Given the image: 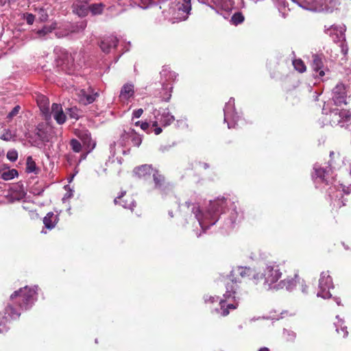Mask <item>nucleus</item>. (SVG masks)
<instances>
[{
	"instance_id": "61",
	"label": "nucleus",
	"mask_w": 351,
	"mask_h": 351,
	"mask_svg": "<svg viewBox=\"0 0 351 351\" xmlns=\"http://www.w3.org/2000/svg\"><path fill=\"white\" fill-rule=\"evenodd\" d=\"M162 87H163V89H167V85H165V82H162Z\"/></svg>"
},
{
	"instance_id": "44",
	"label": "nucleus",
	"mask_w": 351,
	"mask_h": 351,
	"mask_svg": "<svg viewBox=\"0 0 351 351\" xmlns=\"http://www.w3.org/2000/svg\"><path fill=\"white\" fill-rule=\"evenodd\" d=\"M54 29L55 27L52 26H45L43 29H39L37 34L40 37H43L49 33H51Z\"/></svg>"
},
{
	"instance_id": "43",
	"label": "nucleus",
	"mask_w": 351,
	"mask_h": 351,
	"mask_svg": "<svg viewBox=\"0 0 351 351\" xmlns=\"http://www.w3.org/2000/svg\"><path fill=\"white\" fill-rule=\"evenodd\" d=\"M71 149L75 152H80L82 150V145L77 139H72L70 142Z\"/></svg>"
},
{
	"instance_id": "12",
	"label": "nucleus",
	"mask_w": 351,
	"mask_h": 351,
	"mask_svg": "<svg viewBox=\"0 0 351 351\" xmlns=\"http://www.w3.org/2000/svg\"><path fill=\"white\" fill-rule=\"evenodd\" d=\"M87 23L86 21H81L79 23H77L73 25H71L68 29H66L64 30V32L62 31H57L56 32V35L58 38H62L64 36H68L72 34H77L83 32L85 28L86 27Z\"/></svg>"
},
{
	"instance_id": "28",
	"label": "nucleus",
	"mask_w": 351,
	"mask_h": 351,
	"mask_svg": "<svg viewBox=\"0 0 351 351\" xmlns=\"http://www.w3.org/2000/svg\"><path fill=\"white\" fill-rule=\"evenodd\" d=\"M242 217V215H239V213L236 210V208L234 207L232 209L230 218L226 222V228L227 230H230L234 228V223H236L237 219L239 217L241 218Z\"/></svg>"
},
{
	"instance_id": "15",
	"label": "nucleus",
	"mask_w": 351,
	"mask_h": 351,
	"mask_svg": "<svg viewBox=\"0 0 351 351\" xmlns=\"http://www.w3.org/2000/svg\"><path fill=\"white\" fill-rule=\"evenodd\" d=\"M58 66L61 67L62 70L69 73L73 66V58L72 56L67 52H64L62 56L57 60Z\"/></svg>"
},
{
	"instance_id": "33",
	"label": "nucleus",
	"mask_w": 351,
	"mask_h": 351,
	"mask_svg": "<svg viewBox=\"0 0 351 351\" xmlns=\"http://www.w3.org/2000/svg\"><path fill=\"white\" fill-rule=\"evenodd\" d=\"M175 120L174 117L169 112H164L161 114V117L160 119V122L164 126H167L170 125Z\"/></svg>"
},
{
	"instance_id": "56",
	"label": "nucleus",
	"mask_w": 351,
	"mask_h": 351,
	"mask_svg": "<svg viewBox=\"0 0 351 351\" xmlns=\"http://www.w3.org/2000/svg\"><path fill=\"white\" fill-rule=\"evenodd\" d=\"M115 146H116L115 142H113L112 143H111L110 145V152H111L112 156H114L115 155Z\"/></svg>"
},
{
	"instance_id": "35",
	"label": "nucleus",
	"mask_w": 351,
	"mask_h": 351,
	"mask_svg": "<svg viewBox=\"0 0 351 351\" xmlns=\"http://www.w3.org/2000/svg\"><path fill=\"white\" fill-rule=\"evenodd\" d=\"M45 130L46 132L39 129L37 134L43 141L49 142L51 139L52 136L51 134H47V133L51 132L52 131V128L46 127Z\"/></svg>"
},
{
	"instance_id": "3",
	"label": "nucleus",
	"mask_w": 351,
	"mask_h": 351,
	"mask_svg": "<svg viewBox=\"0 0 351 351\" xmlns=\"http://www.w3.org/2000/svg\"><path fill=\"white\" fill-rule=\"evenodd\" d=\"M282 273L278 265H267L264 270L263 274L259 275L262 276L260 280H264L263 285L265 289H271V285L276 282L281 277Z\"/></svg>"
},
{
	"instance_id": "29",
	"label": "nucleus",
	"mask_w": 351,
	"mask_h": 351,
	"mask_svg": "<svg viewBox=\"0 0 351 351\" xmlns=\"http://www.w3.org/2000/svg\"><path fill=\"white\" fill-rule=\"evenodd\" d=\"M160 75L162 78H165V82L174 81L177 77L176 73L171 71L170 68L167 66H164L162 67Z\"/></svg>"
},
{
	"instance_id": "64",
	"label": "nucleus",
	"mask_w": 351,
	"mask_h": 351,
	"mask_svg": "<svg viewBox=\"0 0 351 351\" xmlns=\"http://www.w3.org/2000/svg\"><path fill=\"white\" fill-rule=\"evenodd\" d=\"M169 215L171 216V217H173V212H172V211H169Z\"/></svg>"
},
{
	"instance_id": "37",
	"label": "nucleus",
	"mask_w": 351,
	"mask_h": 351,
	"mask_svg": "<svg viewBox=\"0 0 351 351\" xmlns=\"http://www.w3.org/2000/svg\"><path fill=\"white\" fill-rule=\"evenodd\" d=\"M19 176L17 170L12 169L10 170H8L7 171H4L1 175V178L3 180H10L15 177H17Z\"/></svg>"
},
{
	"instance_id": "4",
	"label": "nucleus",
	"mask_w": 351,
	"mask_h": 351,
	"mask_svg": "<svg viewBox=\"0 0 351 351\" xmlns=\"http://www.w3.org/2000/svg\"><path fill=\"white\" fill-rule=\"evenodd\" d=\"M333 287L332 280L328 272H322L319 279V291H317V296L324 299L330 298L332 295L330 293V289H333Z\"/></svg>"
},
{
	"instance_id": "26",
	"label": "nucleus",
	"mask_w": 351,
	"mask_h": 351,
	"mask_svg": "<svg viewBox=\"0 0 351 351\" xmlns=\"http://www.w3.org/2000/svg\"><path fill=\"white\" fill-rule=\"evenodd\" d=\"M240 300H234L236 302L235 304H227L226 300H220L219 304H220V309L221 311V314L223 316H226L229 314L230 311L229 310L235 309L237 308L238 306V302Z\"/></svg>"
},
{
	"instance_id": "47",
	"label": "nucleus",
	"mask_w": 351,
	"mask_h": 351,
	"mask_svg": "<svg viewBox=\"0 0 351 351\" xmlns=\"http://www.w3.org/2000/svg\"><path fill=\"white\" fill-rule=\"evenodd\" d=\"M79 110L77 107H72L69 109V115L70 118L78 119L79 118Z\"/></svg>"
},
{
	"instance_id": "32",
	"label": "nucleus",
	"mask_w": 351,
	"mask_h": 351,
	"mask_svg": "<svg viewBox=\"0 0 351 351\" xmlns=\"http://www.w3.org/2000/svg\"><path fill=\"white\" fill-rule=\"evenodd\" d=\"M178 10L183 12L187 16L191 10V0H182L178 3Z\"/></svg>"
},
{
	"instance_id": "59",
	"label": "nucleus",
	"mask_w": 351,
	"mask_h": 351,
	"mask_svg": "<svg viewBox=\"0 0 351 351\" xmlns=\"http://www.w3.org/2000/svg\"><path fill=\"white\" fill-rule=\"evenodd\" d=\"M258 351H269V348H266V347H263V348H261V349H259Z\"/></svg>"
},
{
	"instance_id": "18",
	"label": "nucleus",
	"mask_w": 351,
	"mask_h": 351,
	"mask_svg": "<svg viewBox=\"0 0 351 351\" xmlns=\"http://www.w3.org/2000/svg\"><path fill=\"white\" fill-rule=\"evenodd\" d=\"M56 121L62 125L65 123L66 120V116L64 114L62 107L60 104H53L51 106V112Z\"/></svg>"
},
{
	"instance_id": "55",
	"label": "nucleus",
	"mask_w": 351,
	"mask_h": 351,
	"mask_svg": "<svg viewBox=\"0 0 351 351\" xmlns=\"http://www.w3.org/2000/svg\"><path fill=\"white\" fill-rule=\"evenodd\" d=\"M344 127L350 132L351 135V113H350V119L347 123H345Z\"/></svg>"
},
{
	"instance_id": "8",
	"label": "nucleus",
	"mask_w": 351,
	"mask_h": 351,
	"mask_svg": "<svg viewBox=\"0 0 351 351\" xmlns=\"http://www.w3.org/2000/svg\"><path fill=\"white\" fill-rule=\"evenodd\" d=\"M350 111L344 109L333 110L329 114L330 123L332 125L344 127L345 123H347L350 119Z\"/></svg>"
},
{
	"instance_id": "5",
	"label": "nucleus",
	"mask_w": 351,
	"mask_h": 351,
	"mask_svg": "<svg viewBox=\"0 0 351 351\" xmlns=\"http://www.w3.org/2000/svg\"><path fill=\"white\" fill-rule=\"evenodd\" d=\"M154 189L159 191L162 195H167L172 190V184L167 180L165 176L155 169L153 173Z\"/></svg>"
},
{
	"instance_id": "31",
	"label": "nucleus",
	"mask_w": 351,
	"mask_h": 351,
	"mask_svg": "<svg viewBox=\"0 0 351 351\" xmlns=\"http://www.w3.org/2000/svg\"><path fill=\"white\" fill-rule=\"evenodd\" d=\"M80 138L83 141L84 145L87 146V148L92 150L95 147V142L92 139L90 134L88 132L83 133L80 136Z\"/></svg>"
},
{
	"instance_id": "23",
	"label": "nucleus",
	"mask_w": 351,
	"mask_h": 351,
	"mask_svg": "<svg viewBox=\"0 0 351 351\" xmlns=\"http://www.w3.org/2000/svg\"><path fill=\"white\" fill-rule=\"evenodd\" d=\"M315 175H313V178L315 180H319L321 182L328 183L326 176L328 171L326 169H324L317 165L314 166Z\"/></svg>"
},
{
	"instance_id": "36",
	"label": "nucleus",
	"mask_w": 351,
	"mask_h": 351,
	"mask_svg": "<svg viewBox=\"0 0 351 351\" xmlns=\"http://www.w3.org/2000/svg\"><path fill=\"white\" fill-rule=\"evenodd\" d=\"M245 20L243 14L241 12H235L231 17L230 23L234 25L241 24Z\"/></svg>"
},
{
	"instance_id": "13",
	"label": "nucleus",
	"mask_w": 351,
	"mask_h": 351,
	"mask_svg": "<svg viewBox=\"0 0 351 351\" xmlns=\"http://www.w3.org/2000/svg\"><path fill=\"white\" fill-rule=\"evenodd\" d=\"M184 206L186 207L189 210L191 211L195 216V218L198 221L199 226L202 229L204 228V226L207 223L206 221L208 220V216L205 217V219L202 218V214L199 209V206L196 203H191L187 201L184 203Z\"/></svg>"
},
{
	"instance_id": "7",
	"label": "nucleus",
	"mask_w": 351,
	"mask_h": 351,
	"mask_svg": "<svg viewBox=\"0 0 351 351\" xmlns=\"http://www.w3.org/2000/svg\"><path fill=\"white\" fill-rule=\"evenodd\" d=\"M227 199L224 197L217 198V199L210 202V208L208 210V215L210 218V221H208V226H213L218 220V213L222 212L223 205L227 204Z\"/></svg>"
},
{
	"instance_id": "57",
	"label": "nucleus",
	"mask_w": 351,
	"mask_h": 351,
	"mask_svg": "<svg viewBox=\"0 0 351 351\" xmlns=\"http://www.w3.org/2000/svg\"><path fill=\"white\" fill-rule=\"evenodd\" d=\"M140 126L143 130H146L149 128V123L147 122H143L141 123Z\"/></svg>"
},
{
	"instance_id": "20",
	"label": "nucleus",
	"mask_w": 351,
	"mask_h": 351,
	"mask_svg": "<svg viewBox=\"0 0 351 351\" xmlns=\"http://www.w3.org/2000/svg\"><path fill=\"white\" fill-rule=\"evenodd\" d=\"M36 101L40 111L45 116L46 119L50 118L51 113L48 98L44 95H38Z\"/></svg>"
},
{
	"instance_id": "39",
	"label": "nucleus",
	"mask_w": 351,
	"mask_h": 351,
	"mask_svg": "<svg viewBox=\"0 0 351 351\" xmlns=\"http://www.w3.org/2000/svg\"><path fill=\"white\" fill-rule=\"evenodd\" d=\"M293 64L294 68L300 73H303L306 71V66L300 59L293 60Z\"/></svg>"
},
{
	"instance_id": "16",
	"label": "nucleus",
	"mask_w": 351,
	"mask_h": 351,
	"mask_svg": "<svg viewBox=\"0 0 351 351\" xmlns=\"http://www.w3.org/2000/svg\"><path fill=\"white\" fill-rule=\"evenodd\" d=\"M88 0H76L72 5L73 12L80 17L86 16L88 13Z\"/></svg>"
},
{
	"instance_id": "40",
	"label": "nucleus",
	"mask_w": 351,
	"mask_h": 351,
	"mask_svg": "<svg viewBox=\"0 0 351 351\" xmlns=\"http://www.w3.org/2000/svg\"><path fill=\"white\" fill-rule=\"evenodd\" d=\"M293 2L296 3L300 7L305 9L312 10L313 6L306 0H291Z\"/></svg>"
},
{
	"instance_id": "9",
	"label": "nucleus",
	"mask_w": 351,
	"mask_h": 351,
	"mask_svg": "<svg viewBox=\"0 0 351 351\" xmlns=\"http://www.w3.org/2000/svg\"><path fill=\"white\" fill-rule=\"evenodd\" d=\"M348 91L346 86L342 83H338L332 89V99L337 106L347 104Z\"/></svg>"
},
{
	"instance_id": "38",
	"label": "nucleus",
	"mask_w": 351,
	"mask_h": 351,
	"mask_svg": "<svg viewBox=\"0 0 351 351\" xmlns=\"http://www.w3.org/2000/svg\"><path fill=\"white\" fill-rule=\"evenodd\" d=\"M36 165L32 156H28L26 161V171L32 173L36 171Z\"/></svg>"
},
{
	"instance_id": "46",
	"label": "nucleus",
	"mask_w": 351,
	"mask_h": 351,
	"mask_svg": "<svg viewBox=\"0 0 351 351\" xmlns=\"http://www.w3.org/2000/svg\"><path fill=\"white\" fill-rule=\"evenodd\" d=\"M7 158L11 162H15L18 158V152L16 149H10L7 152Z\"/></svg>"
},
{
	"instance_id": "30",
	"label": "nucleus",
	"mask_w": 351,
	"mask_h": 351,
	"mask_svg": "<svg viewBox=\"0 0 351 351\" xmlns=\"http://www.w3.org/2000/svg\"><path fill=\"white\" fill-rule=\"evenodd\" d=\"M296 285V281L294 278H287L281 280L279 284L274 285V288L278 289L285 288L287 290H291Z\"/></svg>"
},
{
	"instance_id": "6",
	"label": "nucleus",
	"mask_w": 351,
	"mask_h": 351,
	"mask_svg": "<svg viewBox=\"0 0 351 351\" xmlns=\"http://www.w3.org/2000/svg\"><path fill=\"white\" fill-rule=\"evenodd\" d=\"M223 113L224 121L228 123V128H234L239 119V116L235 112L234 98H230L229 101L226 104Z\"/></svg>"
},
{
	"instance_id": "42",
	"label": "nucleus",
	"mask_w": 351,
	"mask_h": 351,
	"mask_svg": "<svg viewBox=\"0 0 351 351\" xmlns=\"http://www.w3.org/2000/svg\"><path fill=\"white\" fill-rule=\"evenodd\" d=\"M14 135L12 134V132L10 130L7 129L5 130L3 134H2L0 136V138L5 141H10L14 138Z\"/></svg>"
},
{
	"instance_id": "27",
	"label": "nucleus",
	"mask_w": 351,
	"mask_h": 351,
	"mask_svg": "<svg viewBox=\"0 0 351 351\" xmlns=\"http://www.w3.org/2000/svg\"><path fill=\"white\" fill-rule=\"evenodd\" d=\"M212 2L216 9L224 11L231 10L233 5L231 0H212Z\"/></svg>"
},
{
	"instance_id": "17",
	"label": "nucleus",
	"mask_w": 351,
	"mask_h": 351,
	"mask_svg": "<svg viewBox=\"0 0 351 351\" xmlns=\"http://www.w3.org/2000/svg\"><path fill=\"white\" fill-rule=\"evenodd\" d=\"M125 191H122L121 195L114 199V202L115 204H119L125 208L133 210L134 208L136 206V202L133 197L130 196L127 197L126 199H123V197L125 195Z\"/></svg>"
},
{
	"instance_id": "41",
	"label": "nucleus",
	"mask_w": 351,
	"mask_h": 351,
	"mask_svg": "<svg viewBox=\"0 0 351 351\" xmlns=\"http://www.w3.org/2000/svg\"><path fill=\"white\" fill-rule=\"evenodd\" d=\"M336 326V331L339 333L340 330H341L343 333V337H346L348 335V332L347 330L346 326H342L343 322L341 320H339L337 323L335 324Z\"/></svg>"
},
{
	"instance_id": "25",
	"label": "nucleus",
	"mask_w": 351,
	"mask_h": 351,
	"mask_svg": "<svg viewBox=\"0 0 351 351\" xmlns=\"http://www.w3.org/2000/svg\"><path fill=\"white\" fill-rule=\"evenodd\" d=\"M134 94V85L132 84H125L121 89L119 97L121 99H128Z\"/></svg>"
},
{
	"instance_id": "10",
	"label": "nucleus",
	"mask_w": 351,
	"mask_h": 351,
	"mask_svg": "<svg viewBox=\"0 0 351 351\" xmlns=\"http://www.w3.org/2000/svg\"><path fill=\"white\" fill-rule=\"evenodd\" d=\"M324 32L326 34L332 38L335 43H337L346 41V27L344 25L337 26L335 25H332L328 27L325 26Z\"/></svg>"
},
{
	"instance_id": "14",
	"label": "nucleus",
	"mask_w": 351,
	"mask_h": 351,
	"mask_svg": "<svg viewBox=\"0 0 351 351\" xmlns=\"http://www.w3.org/2000/svg\"><path fill=\"white\" fill-rule=\"evenodd\" d=\"M121 140L124 144H125L128 140H131L133 145L136 147H139L142 143V137L132 128H129L128 130H124L121 134Z\"/></svg>"
},
{
	"instance_id": "1",
	"label": "nucleus",
	"mask_w": 351,
	"mask_h": 351,
	"mask_svg": "<svg viewBox=\"0 0 351 351\" xmlns=\"http://www.w3.org/2000/svg\"><path fill=\"white\" fill-rule=\"evenodd\" d=\"M37 287H29L25 286L19 290L14 291L10 295L12 304H8L5 308L4 315L0 313V333L7 331V324L10 319H17L21 313L15 309L13 304H17L21 309L29 308L36 300Z\"/></svg>"
},
{
	"instance_id": "2",
	"label": "nucleus",
	"mask_w": 351,
	"mask_h": 351,
	"mask_svg": "<svg viewBox=\"0 0 351 351\" xmlns=\"http://www.w3.org/2000/svg\"><path fill=\"white\" fill-rule=\"evenodd\" d=\"M239 276L242 278H250L254 281V284L257 285L260 282V278L262 276H259L258 274L250 267H237L232 269L229 276L231 283H228L226 285V291L223 294V297L226 300L232 298L234 300H241V295L237 291L239 288L238 283L240 280L237 279V276Z\"/></svg>"
},
{
	"instance_id": "22",
	"label": "nucleus",
	"mask_w": 351,
	"mask_h": 351,
	"mask_svg": "<svg viewBox=\"0 0 351 351\" xmlns=\"http://www.w3.org/2000/svg\"><path fill=\"white\" fill-rule=\"evenodd\" d=\"M312 67L316 73H319L320 77L324 75V71L322 70L324 67L323 58L317 54L313 55Z\"/></svg>"
},
{
	"instance_id": "60",
	"label": "nucleus",
	"mask_w": 351,
	"mask_h": 351,
	"mask_svg": "<svg viewBox=\"0 0 351 351\" xmlns=\"http://www.w3.org/2000/svg\"><path fill=\"white\" fill-rule=\"evenodd\" d=\"M335 300L336 303L337 304V305H340L341 304V300H340L339 298H335Z\"/></svg>"
},
{
	"instance_id": "50",
	"label": "nucleus",
	"mask_w": 351,
	"mask_h": 351,
	"mask_svg": "<svg viewBox=\"0 0 351 351\" xmlns=\"http://www.w3.org/2000/svg\"><path fill=\"white\" fill-rule=\"evenodd\" d=\"M169 88L170 90H171L173 88L170 87ZM171 90H170L169 92H166L165 93H164V95H161L162 101H169L170 100L171 97Z\"/></svg>"
},
{
	"instance_id": "54",
	"label": "nucleus",
	"mask_w": 351,
	"mask_h": 351,
	"mask_svg": "<svg viewBox=\"0 0 351 351\" xmlns=\"http://www.w3.org/2000/svg\"><path fill=\"white\" fill-rule=\"evenodd\" d=\"M152 125L154 127H156L154 130V132L156 135H158V134H160L162 132V128H160V127H157V125H158V122L157 121H154Z\"/></svg>"
},
{
	"instance_id": "51",
	"label": "nucleus",
	"mask_w": 351,
	"mask_h": 351,
	"mask_svg": "<svg viewBox=\"0 0 351 351\" xmlns=\"http://www.w3.org/2000/svg\"><path fill=\"white\" fill-rule=\"evenodd\" d=\"M283 333H284V335L288 336V338H287L288 340H292L295 337V334L293 332H291L286 329L284 330Z\"/></svg>"
},
{
	"instance_id": "19",
	"label": "nucleus",
	"mask_w": 351,
	"mask_h": 351,
	"mask_svg": "<svg viewBox=\"0 0 351 351\" xmlns=\"http://www.w3.org/2000/svg\"><path fill=\"white\" fill-rule=\"evenodd\" d=\"M154 171L152 165H143L135 167L133 173L138 178H145L147 176L153 175Z\"/></svg>"
},
{
	"instance_id": "52",
	"label": "nucleus",
	"mask_w": 351,
	"mask_h": 351,
	"mask_svg": "<svg viewBox=\"0 0 351 351\" xmlns=\"http://www.w3.org/2000/svg\"><path fill=\"white\" fill-rule=\"evenodd\" d=\"M143 112V110L142 108H139V109L134 110V112L132 113L133 118H136V119L139 118L142 115Z\"/></svg>"
},
{
	"instance_id": "63",
	"label": "nucleus",
	"mask_w": 351,
	"mask_h": 351,
	"mask_svg": "<svg viewBox=\"0 0 351 351\" xmlns=\"http://www.w3.org/2000/svg\"><path fill=\"white\" fill-rule=\"evenodd\" d=\"M203 165L205 169H207L208 167V165L207 163H204Z\"/></svg>"
},
{
	"instance_id": "49",
	"label": "nucleus",
	"mask_w": 351,
	"mask_h": 351,
	"mask_svg": "<svg viewBox=\"0 0 351 351\" xmlns=\"http://www.w3.org/2000/svg\"><path fill=\"white\" fill-rule=\"evenodd\" d=\"M34 19H35V16L32 14H27L25 16L26 22L29 25L33 24Z\"/></svg>"
},
{
	"instance_id": "62",
	"label": "nucleus",
	"mask_w": 351,
	"mask_h": 351,
	"mask_svg": "<svg viewBox=\"0 0 351 351\" xmlns=\"http://www.w3.org/2000/svg\"><path fill=\"white\" fill-rule=\"evenodd\" d=\"M0 3H1V5H4V4H5V3H6V0H0Z\"/></svg>"
},
{
	"instance_id": "11",
	"label": "nucleus",
	"mask_w": 351,
	"mask_h": 351,
	"mask_svg": "<svg viewBox=\"0 0 351 351\" xmlns=\"http://www.w3.org/2000/svg\"><path fill=\"white\" fill-rule=\"evenodd\" d=\"M76 95L80 103L84 105L90 104L98 97V93L94 92L91 87L87 89H79L76 90Z\"/></svg>"
},
{
	"instance_id": "58",
	"label": "nucleus",
	"mask_w": 351,
	"mask_h": 351,
	"mask_svg": "<svg viewBox=\"0 0 351 351\" xmlns=\"http://www.w3.org/2000/svg\"><path fill=\"white\" fill-rule=\"evenodd\" d=\"M208 301L210 302L211 303H213L216 301L215 297L210 296L208 299L205 298V302H207Z\"/></svg>"
},
{
	"instance_id": "34",
	"label": "nucleus",
	"mask_w": 351,
	"mask_h": 351,
	"mask_svg": "<svg viewBox=\"0 0 351 351\" xmlns=\"http://www.w3.org/2000/svg\"><path fill=\"white\" fill-rule=\"evenodd\" d=\"M105 8V5L102 3H93L88 6V11H90L93 15L101 14Z\"/></svg>"
},
{
	"instance_id": "24",
	"label": "nucleus",
	"mask_w": 351,
	"mask_h": 351,
	"mask_svg": "<svg viewBox=\"0 0 351 351\" xmlns=\"http://www.w3.org/2000/svg\"><path fill=\"white\" fill-rule=\"evenodd\" d=\"M58 215H54L52 212H49L43 218V223L47 229H52L58 223Z\"/></svg>"
},
{
	"instance_id": "48",
	"label": "nucleus",
	"mask_w": 351,
	"mask_h": 351,
	"mask_svg": "<svg viewBox=\"0 0 351 351\" xmlns=\"http://www.w3.org/2000/svg\"><path fill=\"white\" fill-rule=\"evenodd\" d=\"M21 110L20 106H16L8 114L7 118L8 119H12L13 117L16 116Z\"/></svg>"
},
{
	"instance_id": "45",
	"label": "nucleus",
	"mask_w": 351,
	"mask_h": 351,
	"mask_svg": "<svg viewBox=\"0 0 351 351\" xmlns=\"http://www.w3.org/2000/svg\"><path fill=\"white\" fill-rule=\"evenodd\" d=\"M38 12V19L40 21H45L48 19V14L43 8L36 9Z\"/></svg>"
},
{
	"instance_id": "53",
	"label": "nucleus",
	"mask_w": 351,
	"mask_h": 351,
	"mask_svg": "<svg viewBox=\"0 0 351 351\" xmlns=\"http://www.w3.org/2000/svg\"><path fill=\"white\" fill-rule=\"evenodd\" d=\"M340 47L341 49V52L343 55H346L348 51V47L346 44H345V42H341L340 43Z\"/></svg>"
},
{
	"instance_id": "21",
	"label": "nucleus",
	"mask_w": 351,
	"mask_h": 351,
	"mask_svg": "<svg viewBox=\"0 0 351 351\" xmlns=\"http://www.w3.org/2000/svg\"><path fill=\"white\" fill-rule=\"evenodd\" d=\"M119 40L115 36H110L101 42L100 47L105 53H109L111 48H115L118 45Z\"/></svg>"
}]
</instances>
